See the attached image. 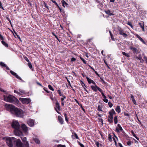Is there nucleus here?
<instances>
[{"instance_id":"nucleus-1","label":"nucleus","mask_w":147,"mask_h":147,"mask_svg":"<svg viewBox=\"0 0 147 147\" xmlns=\"http://www.w3.org/2000/svg\"><path fill=\"white\" fill-rule=\"evenodd\" d=\"M3 97L4 100L5 101L12 103L15 104H18L19 102L18 100L11 95H9L8 96L4 95Z\"/></svg>"},{"instance_id":"nucleus-2","label":"nucleus","mask_w":147,"mask_h":147,"mask_svg":"<svg viewBox=\"0 0 147 147\" xmlns=\"http://www.w3.org/2000/svg\"><path fill=\"white\" fill-rule=\"evenodd\" d=\"M12 114L16 117H23L24 116V112L21 109L15 107Z\"/></svg>"},{"instance_id":"nucleus-3","label":"nucleus","mask_w":147,"mask_h":147,"mask_svg":"<svg viewBox=\"0 0 147 147\" xmlns=\"http://www.w3.org/2000/svg\"><path fill=\"white\" fill-rule=\"evenodd\" d=\"M15 141V138L13 137L7 138L6 140L7 144L9 147H12Z\"/></svg>"},{"instance_id":"nucleus-4","label":"nucleus","mask_w":147,"mask_h":147,"mask_svg":"<svg viewBox=\"0 0 147 147\" xmlns=\"http://www.w3.org/2000/svg\"><path fill=\"white\" fill-rule=\"evenodd\" d=\"M5 107L7 111H9L12 113L15 107L13 105L6 104Z\"/></svg>"},{"instance_id":"nucleus-5","label":"nucleus","mask_w":147,"mask_h":147,"mask_svg":"<svg viewBox=\"0 0 147 147\" xmlns=\"http://www.w3.org/2000/svg\"><path fill=\"white\" fill-rule=\"evenodd\" d=\"M11 126L14 129H19L20 128V125L19 122L16 121L14 120L12 123Z\"/></svg>"},{"instance_id":"nucleus-6","label":"nucleus","mask_w":147,"mask_h":147,"mask_svg":"<svg viewBox=\"0 0 147 147\" xmlns=\"http://www.w3.org/2000/svg\"><path fill=\"white\" fill-rule=\"evenodd\" d=\"M135 46L136 48L131 46L129 47V49L132 51L134 54H138L139 52V49L137 48H138L139 47V46L138 45H136Z\"/></svg>"},{"instance_id":"nucleus-7","label":"nucleus","mask_w":147,"mask_h":147,"mask_svg":"<svg viewBox=\"0 0 147 147\" xmlns=\"http://www.w3.org/2000/svg\"><path fill=\"white\" fill-rule=\"evenodd\" d=\"M19 100L24 104H28L31 101L30 99L27 98H20L19 99Z\"/></svg>"},{"instance_id":"nucleus-8","label":"nucleus","mask_w":147,"mask_h":147,"mask_svg":"<svg viewBox=\"0 0 147 147\" xmlns=\"http://www.w3.org/2000/svg\"><path fill=\"white\" fill-rule=\"evenodd\" d=\"M14 133L17 136H23V133L22 131L19 129H16L14 130Z\"/></svg>"},{"instance_id":"nucleus-9","label":"nucleus","mask_w":147,"mask_h":147,"mask_svg":"<svg viewBox=\"0 0 147 147\" xmlns=\"http://www.w3.org/2000/svg\"><path fill=\"white\" fill-rule=\"evenodd\" d=\"M118 32L119 34L123 36V37L125 38H127V35L124 32L123 30L121 28H119L118 29Z\"/></svg>"},{"instance_id":"nucleus-10","label":"nucleus","mask_w":147,"mask_h":147,"mask_svg":"<svg viewBox=\"0 0 147 147\" xmlns=\"http://www.w3.org/2000/svg\"><path fill=\"white\" fill-rule=\"evenodd\" d=\"M16 147H24L20 140L18 139L15 141Z\"/></svg>"},{"instance_id":"nucleus-11","label":"nucleus","mask_w":147,"mask_h":147,"mask_svg":"<svg viewBox=\"0 0 147 147\" xmlns=\"http://www.w3.org/2000/svg\"><path fill=\"white\" fill-rule=\"evenodd\" d=\"M115 131L117 133H119L120 131H122V133L124 132V131L123 130V129L121 126L120 125L118 124L116 128Z\"/></svg>"},{"instance_id":"nucleus-12","label":"nucleus","mask_w":147,"mask_h":147,"mask_svg":"<svg viewBox=\"0 0 147 147\" xmlns=\"http://www.w3.org/2000/svg\"><path fill=\"white\" fill-rule=\"evenodd\" d=\"M21 127L23 130L25 132H27L28 131V127L24 124L22 123L21 124Z\"/></svg>"},{"instance_id":"nucleus-13","label":"nucleus","mask_w":147,"mask_h":147,"mask_svg":"<svg viewBox=\"0 0 147 147\" xmlns=\"http://www.w3.org/2000/svg\"><path fill=\"white\" fill-rule=\"evenodd\" d=\"M109 115L108 117H111L112 119H113V115L116 114V113L114 109H112L111 111L109 112Z\"/></svg>"},{"instance_id":"nucleus-14","label":"nucleus","mask_w":147,"mask_h":147,"mask_svg":"<svg viewBox=\"0 0 147 147\" xmlns=\"http://www.w3.org/2000/svg\"><path fill=\"white\" fill-rule=\"evenodd\" d=\"M28 125L30 127H32L34 126V121L32 119H29L27 121Z\"/></svg>"},{"instance_id":"nucleus-15","label":"nucleus","mask_w":147,"mask_h":147,"mask_svg":"<svg viewBox=\"0 0 147 147\" xmlns=\"http://www.w3.org/2000/svg\"><path fill=\"white\" fill-rule=\"evenodd\" d=\"M58 120L59 122L61 125H62L64 123V121L63 117L60 116H58Z\"/></svg>"},{"instance_id":"nucleus-16","label":"nucleus","mask_w":147,"mask_h":147,"mask_svg":"<svg viewBox=\"0 0 147 147\" xmlns=\"http://www.w3.org/2000/svg\"><path fill=\"white\" fill-rule=\"evenodd\" d=\"M55 107H56L55 108V110H57V109L58 111L61 110V108L60 106V104L58 101H57L55 103Z\"/></svg>"},{"instance_id":"nucleus-17","label":"nucleus","mask_w":147,"mask_h":147,"mask_svg":"<svg viewBox=\"0 0 147 147\" xmlns=\"http://www.w3.org/2000/svg\"><path fill=\"white\" fill-rule=\"evenodd\" d=\"M95 86H91V88L94 92H96L97 91L98 86L96 85H94Z\"/></svg>"},{"instance_id":"nucleus-18","label":"nucleus","mask_w":147,"mask_h":147,"mask_svg":"<svg viewBox=\"0 0 147 147\" xmlns=\"http://www.w3.org/2000/svg\"><path fill=\"white\" fill-rule=\"evenodd\" d=\"M86 79L89 84H90L91 83H92L94 85H96L95 83L92 80L90 79L88 77H87L86 78Z\"/></svg>"},{"instance_id":"nucleus-19","label":"nucleus","mask_w":147,"mask_h":147,"mask_svg":"<svg viewBox=\"0 0 147 147\" xmlns=\"http://www.w3.org/2000/svg\"><path fill=\"white\" fill-rule=\"evenodd\" d=\"M135 35H136V36L137 38H138L141 42H143L144 44H146L145 42L144 41L143 39L141 37H140L139 35H138V34H136Z\"/></svg>"},{"instance_id":"nucleus-20","label":"nucleus","mask_w":147,"mask_h":147,"mask_svg":"<svg viewBox=\"0 0 147 147\" xmlns=\"http://www.w3.org/2000/svg\"><path fill=\"white\" fill-rule=\"evenodd\" d=\"M105 11L107 14H108L110 16H113L114 15V14L111 13L110 11L108 9L105 10Z\"/></svg>"},{"instance_id":"nucleus-21","label":"nucleus","mask_w":147,"mask_h":147,"mask_svg":"<svg viewBox=\"0 0 147 147\" xmlns=\"http://www.w3.org/2000/svg\"><path fill=\"white\" fill-rule=\"evenodd\" d=\"M61 2L62 4V6L64 7H65V6H67L68 5V4L66 3L64 0H62Z\"/></svg>"},{"instance_id":"nucleus-22","label":"nucleus","mask_w":147,"mask_h":147,"mask_svg":"<svg viewBox=\"0 0 147 147\" xmlns=\"http://www.w3.org/2000/svg\"><path fill=\"white\" fill-rule=\"evenodd\" d=\"M115 110L118 113H119L121 112V109L119 106H117Z\"/></svg>"},{"instance_id":"nucleus-23","label":"nucleus","mask_w":147,"mask_h":147,"mask_svg":"<svg viewBox=\"0 0 147 147\" xmlns=\"http://www.w3.org/2000/svg\"><path fill=\"white\" fill-rule=\"evenodd\" d=\"M131 97L133 103H134V104L136 105V100H135V98H134V96L132 95H131Z\"/></svg>"},{"instance_id":"nucleus-24","label":"nucleus","mask_w":147,"mask_h":147,"mask_svg":"<svg viewBox=\"0 0 147 147\" xmlns=\"http://www.w3.org/2000/svg\"><path fill=\"white\" fill-rule=\"evenodd\" d=\"M34 140L36 144H39L40 143V141L37 138H35L34 139Z\"/></svg>"},{"instance_id":"nucleus-25","label":"nucleus","mask_w":147,"mask_h":147,"mask_svg":"<svg viewBox=\"0 0 147 147\" xmlns=\"http://www.w3.org/2000/svg\"><path fill=\"white\" fill-rule=\"evenodd\" d=\"M23 143L24 147H29V144L28 141L24 142Z\"/></svg>"},{"instance_id":"nucleus-26","label":"nucleus","mask_w":147,"mask_h":147,"mask_svg":"<svg viewBox=\"0 0 147 147\" xmlns=\"http://www.w3.org/2000/svg\"><path fill=\"white\" fill-rule=\"evenodd\" d=\"M114 121L115 124H116L118 122V120L117 116H115L114 117Z\"/></svg>"},{"instance_id":"nucleus-27","label":"nucleus","mask_w":147,"mask_h":147,"mask_svg":"<svg viewBox=\"0 0 147 147\" xmlns=\"http://www.w3.org/2000/svg\"><path fill=\"white\" fill-rule=\"evenodd\" d=\"M57 92L59 94L60 96H62L63 94H62L61 91L60 89H58L57 90Z\"/></svg>"},{"instance_id":"nucleus-28","label":"nucleus","mask_w":147,"mask_h":147,"mask_svg":"<svg viewBox=\"0 0 147 147\" xmlns=\"http://www.w3.org/2000/svg\"><path fill=\"white\" fill-rule=\"evenodd\" d=\"M1 42H2V44L4 45L5 47H8V44L7 43H6V42H5V41H4L3 40H2L1 41Z\"/></svg>"},{"instance_id":"nucleus-29","label":"nucleus","mask_w":147,"mask_h":147,"mask_svg":"<svg viewBox=\"0 0 147 147\" xmlns=\"http://www.w3.org/2000/svg\"><path fill=\"white\" fill-rule=\"evenodd\" d=\"M113 119H112L110 117H108V121L110 123H112L113 122Z\"/></svg>"},{"instance_id":"nucleus-30","label":"nucleus","mask_w":147,"mask_h":147,"mask_svg":"<svg viewBox=\"0 0 147 147\" xmlns=\"http://www.w3.org/2000/svg\"><path fill=\"white\" fill-rule=\"evenodd\" d=\"M108 140H109L110 142H112V136L110 134H109L108 135Z\"/></svg>"},{"instance_id":"nucleus-31","label":"nucleus","mask_w":147,"mask_h":147,"mask_svg":"<svg viewBox=\"0 0 147 147\" xmlns=\"http://www.w3.org/2000/svg\"><path fill=\"white\" fill-rule=\"evenodd\" d=\"M139 24L141 28L144 26V23L143 22H139Z\"/></svg>"},{"instance_id":"nucleus-32","label":"nucleus","mask_w":147,"mask_h":147,"mask_svg":"<svg viewBox=\"0 0 147 147\" xmlns=\"http://www.w3.org/2000/svg\"><path fill=\"white\" fill-rule=\"evenodd\" d=\"M122 54L123 55H125V56H126L128 57H130V55L126 53L125 52H123Z\"/></svg>"},{"instance_id":"nucleus-33","label":"nucleus","mask_w":147,"mask_h":147,"mask_svg":"<svg viewBox=\"0 0 147 147\" xmlns=\"http://www.w3.org/2000/svg\"><path fill=\"white\" fill-rule=\"evenodd\" d=\"M0 65L2 66L3 67H6V65L4 63H3L2 62H0Z\"/></svg>"},{"instance_id":"nucleus-34","label":"nucleus","mask_w":147,"mask_h":147,"mask_svg":"<svg viewBox=\"0 0 147 147\" xmlns=\"http://www.w3.org/2000/svg\"><path fill=\"white\" fill-rule=\"evenodd\" d=\"M21 139L23 141V142H27L26 140V137H21Z\"/></svg>"},{"instance_id":"nucleus-35","label":"nucleus","mask_w":147,"mask_h":147,"mask_svg":"<svg viewBox=\"0 0 147 147\" xmlns=\"http://www.w3.org/2000/svg\"><path fill=\"white\" fill-rule=\"evenodd\" d=\"M123 114L124 116H127L129 118L130 117V115L129 113H127L125 112H124Z\"/></svg>"},{"instance_id":"nucleus-36","label":"nucleus","mask_w":147,"mask_h":147,"mask_svg":"<svg viewBox=\"0 0 147 147\" xmlns=\"http://www.w3.org/2000/svg\"><path fill=\"white\" fill-rule=\"evenodd\" d=\"M80 59L84 63V64H86V61L82 57H80Z\"/></svg>"},{"instance_id":"nucleus-37","label":"nucleus","mask_w":147,"mask_h":147,"mask_svg":"<svg viewBox=\"0 0 147 147\" xmlns=\"http://www.w3.org/2000/svg\"><path fill=\"white\" fill-rule=\"evenodd\" d=\"M48 88H49L51 90L53 91L54 90V89L53 87L51 86V85H48Z\"/></svg>"},{"instance_id":"nucleus-38","label":"nucleus","mask_w":147,"mask_h":147,"mask_svg":"<svg viewBox=\"0 0 147 147\" xmlns=\"http://www.w3.org/2000/svg\"><path fill=\"white\" fill-rule=\"evenodd\" d=\"M63 97L61 98V102H63L65 99L66 98V97L63 95L62 96Z\"/></svg>"},{"instance_id":"nucleus-39","label":"nucleus","mask_w":147,"mask_h":147,"mask_svg":"<svg viewBox=\"0 0 147 147\" xmlns=\"http://www.w3.org/2000/svg\"><path fill=\"white\" fill-rule=\"evenodd\" d=\"M10 73H11L12 75H13V76H16V75L17 74L15 72H14V71L11 70L10 71Z\"/></svg>"},{"instance_id":"nucleus-40","label":"nucleus","mask_w":147,"mask_h":147,"mask_svg":"<svg viewBox=\"0 0 147 147\" xmlns=\"http://www.w3.org/2000/svg\"><path fill=\"white\" fill-rule=\"evenodd\" d=\"M78 143L81 147H85L84 145L81 144L80 142H78Z\"/></svg>"},{"instance_id":"nucleus-41","label":"nucleus","mask_w":147,"mask_h":147,"mask_svg":"<svg viewBox=\"0 0 147 147\" xmlns=\"http://www.w3.org/2000/svg\"><path fill=\"white\" fill-rule=\"evenodd\" d=\"M97 89V90H98L100 92L101 94H102V93H103L102 91V90L100 88L98 87Z\"/></svg>"},{"instance_id":"nucleus-42","label":"nucleus","mask_w":147,"mask_h":147,"mask_svg":"<svg viewBox=\"0 0 147 147\" xmlns=\"http://www.w3.org/2000/svg\"><path fill=\"white\" fill-rule=\"evenodd\" d=\"M19 91L20 92L23 94H25L26 93V92L24 90H23L22 89H19Z\"/></svg>"},{"instance_id":"nucleus-43","label":"nucleus","mask_w":147,"mask_h":147,"mask_svg":"<svg viewBox=\"0 0 147 147\" xmlns=\"http://www.w3.org/2000/svg\"><path fill=\"white\" fill-rule=\"evenodd\" d=\"M108 104L110 107L111 108L113 106V105L111 102H109Z\"/></svg>"},{"instance_id":"nucleus-44","label":"nucleus","mask_w":147,"mask_h":147,"mask_svg":"<svg viewBox=\"0 0 147 147\" xmlns=\"http://www.w3.org/2000/svg\"><path fill=\"white\" fill-rule=\"evenodd\" d=\"M57 147H66L65 145L59 144L57 145Z\"/></svg>"},{"instance_id":"nucleus-45","label":"nucleus","mask_w":147,"mask_h":147,"mask_svg":"<svg viewBox=\"0 0 147 147\" xmlns=\"http://www.w3.org/2000/svg\"><path fill=\"white\" fill-rule=\"evenodd\" d=\"M137 58L139 60H141L142 59L141 55H139L137 57Z\"/></svg>"},{"instance_id":"nucleus-46","label":"nucleus","mask_w":147,"mask_h":147,"mask_svg":"<svg viewBox=\"0 0 147 147\" xmlns=\"http://www.w3.org/2000/svg\"><path fill=\"white\" fill-rule=\"evenodd\" d=\"M28 65L30 68L31 69L32 68V65L30 63H28Z\"/></svg>"},{"instance_id":"nucleus-47","label":"nucleus","mask_w":147,"mask_h":147,"mask_svg":"<svg viewBox=\"0 0 147 147\" xmlns=\"http://www.w3.org/2000/svg\"><path fill=\"white\" fill-rule=\"evenodd\" d=\"M127 24L128 25L130 26L131 28H132L133 27V26L131 24V22H128L127 23Z\"/></svg>"},{"instance_id":"nucleus-48","label":"nucleus","mask_w":147,"mask_h":147,"mask_svg":"<svg viewBox=\"0 0 147 147\" xmlns=\"http://www.w3.org/2000/svg\"><path fill=\"white\" fill-rule=\"evenodd\" d=\"M127 144L128 146H130L131 144V141H128L127 142Z\"/></svg>"},{"instance_id":"nucleus-49","label":"nucleus","mask_w":147,"mask_h":147,"mask_svg":"<svg viewBox=\"0 0 147 147\" xmlns=\"http://www.w3.org/2000/svg\"><path fill=\"white\" fill-rule=\"evenodd\" d=\"M15 77L18 79H20V80H22V79L17 74L16 75Z\"/></svg>"},{"instance_id":"nucleus-50","label":"nucleus","mask_w":147,"mask_h":147,"mask_svg":"<svg viewBox=\"0 0 147 147\" xmlns=\"http://www.w3.org/2000/svg\"><path fill=\"white\" fill-rule=\"evenodd\" d=\"M95 144H96V145L97 146V147H99L100 143L98 142H97V141L96 142H95Z\"/></svg>"},{"instance_id":"nucleus-51","label":"nucleus","mask_w":147,"mask_h":147,"mask_svg":"<svg viewBox=\"0 0 147 147\" xmlns=\"http://www.w3.org/2000/svg\"><path fill=\"white\" fill-rule=\"evenodd\" d=\"M144 60H145V61H146V63L147 64V57H146L145 56H144Z\"/></svg>"},{"instance_id":"nucleus-52","label":"nucleus","mask_w":147,"mask_h":147,"mask_svg":"<svg viewBox=\"0 0 147 147\" xmlns=\"http://www.w3.org/2000/svg\"><path fill=\"white\" fill-rule=\"evenodd\" d=\"M81 84L83 87H84V86H85V87H86V86H85V84L82 81Z\"/></svg>"},{"instance_id":"nucleus-53","label":"nucleus","mask_w":147,"mask_h":147,"mask_svg":"<svg viewBox=\"0 0 147 147\" xmlns=\"http://www.w3.org/2000/svg\"><path fill=\"white\" fill-rule=\"evenodd\" d=\"M102 96H103V97L104 98V99H105L107 98L106 96L104 94V93H102Z\"/></svg>"},{"instance_id":"nucleus-54","label":"nucleus","mask_w":147,"mask_h":147,"mask_svg":"<svg viewBox=\"0 0 147 147\" xmlns=\"http://www.w3.org/2000/svg\"><path fill=\"white\" fill-rule=\"evenodd\" d=\"M131 134L134 136L136 135V134H135L134 131L133 130L131 131Z\"/></svg>"},{"instance_id":"nucleus-55","label":"nucleus","mask_w":147,"mask_h":147,"mask_svg":"<svg viewBox=\"0 0 147 147\" xmlns=\"http://www.w3.org/2000/svg\"><path fill=\"white\" fill-rule=\"evenodd\" d=\"M100 79L101 80V81L102 82H103V83L105 84L106 82L102 78H100Z\"/></svg>"},{"instance_id":"nucleus-56","label":"nucleus","mask_w":147,"mask_h":147,"mask_svg":"<svg viewBox=\"0 0 147 147\" xmlns=\"http://www.w3.org/2000/svg\"><path fill=\"white\" fill-rule=\"evenodd\" d=\"M53 35L55 36V38L57 39H58V38L56 35H55L54 33H52Z\"/></svg>"},{"instance_id":"nucleus-57","label":"nucleus","mask_w":147,"mask_h":147,"mask_svg":"<svg viewBox=\"0 0 147 147\" xmlns=\"http://www.w3.org/2000/svg\"><path fill=\"white\" fill-rule=\"evenodd\" d=\"M103 101L105 102L106 103H107L108 102V99H104L103 100Z\"/></svg>"},{"instance_id":"nucleus-58","label":"nucleus","mask_w":147,"mask_h":147,"mask_svg":"<svg viewBox=\"0 0 147 147\" xmlns=\"http://www.w3.org/2000/svg\"><path fill=\"white\" fill-rule=\"evenodd\" d=\"M14 92L17 93L18 94H20V92H18L17 91H16V90H14Z\"/></svg>"},{"instance_id":"nucleus-59","label":"nucleus","mask_w":147,"mask_h":147,"mask_svg":"<svg viewBox=\"0 0 147 147\" xmlns=\"http://www.w3.org/2000/svg\"><path fill=\"white\" fill-rule=\"evenodd\" d=\"M95 73V74L97 75L98 76H100V75L99 74H98V72L95 71V70L94 71Z\"/></svg>"},{"instance_id":"nucleus-60","label":"nucleus","mask_w":147,"mask_h":147,"mask_svg":"<svg viewBox=\"0 0 147 147\" xmlns=\"http://www.w3.org/2000/svg\"><path fill=\"white\" fill-rule=\"evenodd\" d=\"M81 108L82 109V110H83V111L84 112V113H85L86 112V111H85V109L83 107H82V105H81Z\"/></svg>"},{"instance_id":"nucleus-61","label":"nucleus","mask_w":147,"mask_h":147,"mask_svg":"<svg viewBox=\"0 0 147 147\" xmlns=\"http://www.w3.org/2000/svg\"><path fill=\"white\" fill-rule=\"evenodd\" d=\"M99 121L101 122L102 123V124H103V120L102 119H99Z\"/></svg>"},{"instance_id":"nucleus-62","label":"nucleus","mask_w":147,"mask_h":147,"mask_svg":"<svg viewBox=\"0 0 147 147\" xmlns=\"http://www.w3.org/2000/svg\"><path fill=\"white\" fill-rule=\"evenodd\" d=\"M76 60V59L74 57H73L71 58V61H75Z\"/></svg>"},{"instance_id":"nucleus-63","label":"nucleus","mask_w":147,"mask_h":147,"mask_svg":"<svg viewBox=\"0 0 147 147\" xmlns=\"http://www.w3.org/2000/svg\"><path fill=\"white\" fill-rule=\"evenodd\" d=\"M74 136H75V137L76 139H77L78 138V136L77 135V134H76V133H75Z\"/></svg>"},{"instance_id":"nucleus-64","label":"nucleus","mask_w":147,"mask_h":147,"mask_svg":"<svg viewBox=\"0 0 147 147\" xmlns=\"http://www.w3.org/2000/svg\"><path fill=\"white\" fill-rule=\"evenodd\" d=\"M25 60L28 62H29V59L27 58L26 57H25Z\"/></svg>"}]
</instances>
